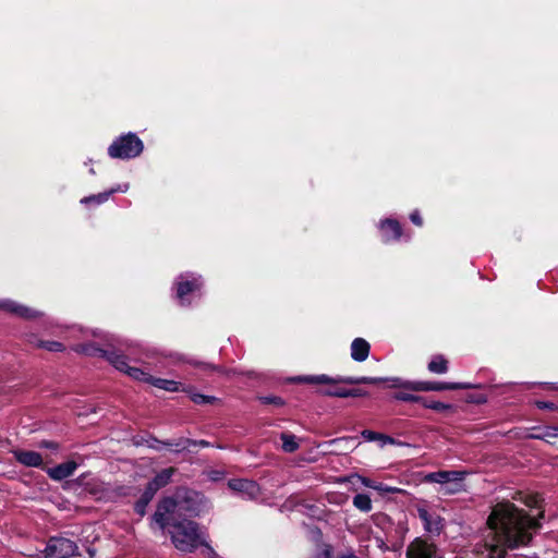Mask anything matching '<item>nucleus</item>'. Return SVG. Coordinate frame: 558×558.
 <instances>
[{"label": "nucleus", "instance_id": "6", "mask_svg": "<svg viewBox=\"0 0 558 558\" xmlns=\"http://www.w3.org/2000/svg\"><path fill=\"white\" fill-rule=\"evenodd\" d=\"M106 357L108 362L114 366L116 369L126 374L133 379L149 383L151 376L138 367L130 366L128 363V357L124 354L109 352L106 353Z\"/></svg>", "mask_w": 558, "mask_h": 558}, {"label": "nucleus", "instance_id": "31", "mask_svg": "<svg viewBox=\"0 0 558 558\" xmlns=\"http://www.w3.org/2000/svg\"><path fill=\"white\" fill-rule=\"evenodd\" d=\"M38 347L51 352H59L64 348L63 344L58 341H40Z\"/></svg>", "mask_w": 558, "mask_h": 558}, {"label": "nucleus", "instance_id": "14", "mask_svg": "<svg viewBox=\"0 0 558 558\" xmlns=\"http://www.w3.org/2000/svg\"><path fill=\"white\" fill-rule=\"evenodd\" d=\"M381 236L385 242L400 239L401 226L398 221L392 219H386L380 222Z\"/></svg>", "mask_w": 558, "mask_h": 558}, {"label": "nucleus", "instance_id": "9", "mask_svg": "<svg viewBox=\"0 0 558 558\" xmlns=\"http://www.w3.org/2000/svg\"><path fill=\"white\" fill-rule=\"evenodd\" d=\"M203 282L199 276H195L194 274L181 275L178 277L175 281L177 286V298L180 300L181 304H185L187 301V295L193 294L199 290Z\"/></svg>", "mask_w": 558, "mask_h": 558}, {"label": "nucleus", "instance_id": "11", "mask_svg": "<svg viewBox=\"0 0 558 558\" xmlns=\"http://www.w3.org/2000/svg\"><path fill=\"white\" fill-rule=\"evenodd\" d=\"M464 477L465 473L461 471H438L426 474L423 482L437 483L440 484V487H444L449 482H454V480H464Z\"/></svg>", "mask_w": 558, "mask_h": 558}, {"label": "nucleus", "instance_id": "25", "mask_svg": "<svg viewBox=\"0 0 558 558\" xmlns=\"http://www.w3.org/2000/svg\"><path fill=\"white\" fill-rule=\"evenodd\" d=\"M328 388L319 389L318 393L326 397L347 398L348 389L333 387L336 384H327Z\"/></svg>", "mask_w": 558, "mask_h": 558}, {"label": "nucleus", "instance_id": "28", "mask_svg": "<svg viewBox=\"0 0 558 558\" xmlns=\"http://www.w3.org/2000/svg\"><path fill=\"white\" fill-rule=\"evenodd\" d=\"M520 500L530 508H539L541 507V496L537 494H518Z\"/></svg>", "mask_w": 558, "mask_h": 558}, {"label": "nucleus", "instance_id": "20", "mask_svg": "<svg viewBox=\"0 0 558 558\" xmlns=\"http://www.w3.org/2000/svg\"><path fill=\"white\" fill-rule=\"evenodd\" d=\"M14 456L19 462L26 466H39L43 463V458L35 451H15Z\"/></svg>", "mask_w": 558, "mask_h": 558}, {"label": "nucleus", "instance_id": "32", "mask_svg": "<svg viewBox=\"0 0 558 558\" xmlns=\"http://www.w3.org/2000/svg\"><path fill=\"white\" fill-rule=\"evenodd\" d=\"M423 405L427 409H432V410L439 411V412L447 411V410L451 409L450 404L442 403L439 401H430V402L424 401Z\"/></svg>", "mask_w": 558, "mask_h": 558}, {"label": "nucleus", "instance_id": "3", "mask_svg": "<svg viewBox=\"0 0 558 558\" xmlns=\"http://www.w3.org/2000/svg\"><path fill=\"white\" fill-rule=\"evenodd\" d=\"M391 378H383V377H353V376H338L330 377L328 375H312V376H300L294 378L293 380L296 383H306V384H348V385H357V384H368L375 385L379 383H388L389 387H391Z\"/></svg>", "mask_w": 558, "mask_h": 558}, {"label": "nucleus", "instance_id": "24", "mask_svg": "<svg viewBox=\"0 0 558 558\" xmlns=\"http://www.w3.org/2000/svg\"><path fill=\"white\" fill-rule=\"evenodd\" d=\"M353 506L362 512H369L373 508L371 497L366 494L355 495Z\"/></svg>", "mask_w": 558, "mask_h": 558}, {"label": "nucleus", "instance_id": "23", "mask_svg": "<svg viewBox=\"0 0 558 558\" xmlns=\"http://www.w3.org/2000/svg\"><path fill=\"white\" fill-rule=\"evenodd\" d=\"M149 383L158 387L160 389L167 390V391H178L180 388V383L170 380V379H162V378H155L151 376Z\"/></svg>", "mask_w": 558, "mask_h": 558}, {"label": "nucleus", "instance_id": "7", "mask_svg": "<svg viewBox=\"0 0 558 558\" xmlns=\"http://www.w3.org/2000/svg\"><path fill=\"white\" fill-rule=\"evenodd\" d=\"M77 546L74 542L63 538H51L45 549L46 558H70L76 554Z\"/></svg>", "mask_w": 558, "mask_h": 558}, {"label": "nucleus", "instance_id": "29", "mask_svg": "<svg viewBox=\"0 0 558 558\" xmlns=\"http://www.w3.org/2000/svg\"><path fill=\"white\" fill-rule=\"evenodd\" d=\"M154 496L148 495V488L146 487L144 494L141 499L135 505V510L138 514L143 515L145 513V508L153 499Z\"/></svg>", "mask_w": 558, "mask_h": 558}, {"label": "nucleus", "instance_id": "18", "mask_svg": "<svg viewBox=\"0 0 558 558\" xmlns=\"http://www.w3.org/2000/svg\"><path fill=\"white\" fill-rule=\"evenodd\" d=\"M369 354V344L363 338H355L351 343V357L356 362H363Z\"/></svg>", "mask_w": 558, "mask_h": 558}, {"label": "nucleus", "instance_id": "1", "mask_svg": "<svg viewBox=\"0 0 558 558\" xmlns=\"http://www.w3.org/2000/svg\"><path fill=\"white\" fill-rule=\"evenodd\" d=\"M208 502L203 495L195 492H185L175 498H165L158 506L154 520L161 527L168 526L173 545L180 551H193L204 546L208 554L213 549L208 546L206 534L198 525L190 520H179L182 514L199 515L207 509Z\"/></svg>", "mask_w": 558, "mask_h": 558}, {"label": "nucleus", "instance_id": "12", "mask_svg": "<svg viewBox=\"0 0 558 558\" xmlns=\"http://www.w3.org/2000/svg\"><path fill=\"white\" fill-rule=\"evenodd\" d=\"M0 310L23 318H35L39 313L9 299L0 300Z\"/></svg>", "mask_w": 558, "mask_h": 558}, {"label": "nucleus", "instance_id": "17", "mask_svg": "<svg viewBox=\"0 0 558 558\" xmlns=\"http://www.w3.org/2000/svg\"><path fill=\"white\" fill-rule=\"evenodd\" d=\"M77 464L74 461H68L61 463L54 468L48 470V474L51 478L61 481L71 476L76 470Z\"/></svg>", "mask_w": 558, "mask_h": 558}, {"label": "nucleus", "instance_id": "27", "mask_svg": "<svg viewBox=\"0 0 558 558\" xmlns=\"http://www.w3.org/2000/svg\"><path fill=\"white\" fill-rule=\"evenodd\" d=\"M463 481L464 480H454V482H449L444 487H440L439 492L445 495H452L463 490Z\"/></svg>", "mask_w": 558, "mask_h": 558}, {"label": "nucleus", "instance_id": "10", "mask_svg": "<svg viewBox=\"0 0 558 558\" xmlns=\"http://www.w3.org/2000/svg\"><path fill=\"white\" fill-rule=\"evenodd\" d=\"M417 514L424 524V530L427 533L433 534V535L440 534V532L444 527V523H442V519L438 514L430 513L428 510H426L425 508H422V507L417 508Z\"/></svg>", "mask_w": 558, "mask_h": 558}, {"label": "nucleus", "instance_id": "39", "mask_svg": "<svg viewBox=\"0 0 558 558\" xmlns=\"http://www.w3.org/2000/svg\"><path fill=\"white\" fill-rule=\"evenodd\" d=\"M198 445H199V446L205 447V446H207V445H208V442H207V441H205V440H201V441L198 442Z\"/></svg>", "mask_w": 558, "mask_h": 558}, {"label": "nucleus", "instance_id": "21", "mask_svg": "<svg viewBox=\"0 0 558 558\" xmlns=\"http://www.w3.org/2000/svg\"><path fill=\"white\" fill-rule=\"evenodd\" d=\"M427 368L435 374H445L448 371V362L442 355H436L428 363Z\"/></svg>", "mask_w": 558, "mask_h": 558}, {"label": "nucleus", "instance_id": "15", "mask_svg": "<svg viewBox=\"0 0 558 558\" xmlns=\"http://www.w3.org/2000/svg\"><path fill=\"white\" fill-rule=\"evenodd\" d=\"M173 473H174L173 468L165 469L160 473H158L155 476V478L151 482H149L147 485L148 495L154 496L157 493V490H159L161 487L166 486L170 482Z\"/></svg>", "mask_w": 558, "mask_h": 558}, {"label": "nucleus", "instance_id": "26", "mask_svg": "<svg viewBox=\"0 0 558 558\" xmlns=\"http://www.w3.org/2000/svg\"><path fill=\"white\" fill-rule=\"evenodd\" d=\"M281 440H282V449L286 452H294L299 448V444L296 440V437L291 434L283 433L281 434Z\"/></svg>", "mask_w": 558, "mask_h": 558}, {"label": "nucleus", "instance_id": "38", "mask_svg": "<svg viewBox=\"0 0 558 558\" xmlns=\"http://www.w3.org/2000/svg\"><path fill=\"white\" fill-rule=\"evenodd\" d=\"M43 446L47 447V448H54L56 446L51 442H43Z\"/></svg>", "mask_w": 558, "mask_h": 558}, {"label": "nucleus", "instance_id": "30", "mask_svg": "<svg viewBox=\"0 0 558 558\" xmlns=\"http://www.w3.org/2000/svg\"><path fill=\"white\" fill-rule=\"evenodd\" d=\"M393 398L399 401H407V402H422L423 398L420 396L412 395L408 391H400L397 392Z\"/></svg>", "mask_w": 558, "mask_h": 558}, {"label": "nucleus", "instance_id": "2", "mask_svg": "<svg viewBox=\"0 0 558 558\" xmlns=\"http://www.w3.org/2000/svg\"><path fill=\"white\" fill-rule=\"evenodd\" d=\"M538 527L537 520L524 514L509 501L497 504L487 519L484 544L478 558H506L507 548L525 545L531 531Z\"/></svg>", "mask_w": 558, "mask_h": 558}, {"label": "nucleus", "instance_id": "13", "mask_svg": "<svg viewBox=\"0 0 558 558\" xmlns=\"http://www.w3.org/2000/svg\"><path fill=\"white\" fill-rule=\"evenodd\" d=\"M229 487L248 498H254L259 493L258 485L250 480H232L229 482Z\"/></svg>", "mask_w": 558, "mask_h": 558}, {"label": "nucleus", "instance_id": "37", "mask_svg": "<svg viewBox=\"0 0 558 558\" xmlns=\"http://www.w3.org/2000/svg\"><path fill=\"white\" fill-rule=\"evenodd\" d=\"M537 407L539 409H549V410H554L556 407L554 403H550V402H537Z\"/></svg>", "mask_w": 558, "mask_h": 558}, {"label": "nucleus", "instance_id": "4", "mask_svg": "<svg viewBox=\"0 0 558 558\" xmlns=\"http://www.w3.org/2000/svg\"><path fill=\"white\" fill-rule=\"evenodd\" d=\"M391 388H400L408 391H441L469 389L473 386L466 383H434V381H412L400 377L392 378Z\"/></svg>", "mask_w": 558, "mask_h": 558}, {"label": "nucleus", "instance_id": "36", "mask_svg": "<svg viewBox=\"0 0 558 558\" xmlns=\"http://www.w3.org/2000/svg\"><path fill=\"white\" fill-rule=\"evenodd\" d=\"M411 221L416 226H422L423 221L418 211H413L410 216Z\"/></svg>", "mask_w": 558, "mask_h": 558}, {"label": "nucleus", "instance_id": "34", "mask_svg": "<svg viewBox=\"0 0 558 558\" xmlns=\"http://www.w3.org/2000/svg\"><path fill=\"white\" fill-rule=\"evenodd\" d=\"M542 438H558V428L557 427H548Z\"/></svg>", "mask_w": 558, "mask_h": 558}, {"label": "nucleus", "instance_id": "35", "mask_svg": "<svg viewBox=\"0 0 558 558\" xmlns=\"http://www.w3.org/2000/svg\"><path fill=\"white\" fill-rule=\"evenodd\" d=\"M367 396V392L365 390H362V389H348V392H347V398L349 397H365Z\"/></svg>", "mask_w": 558, "mask_h": 558}, {"label": "nucleus", "instance_id": "8", "mask_svg": "<svg viewBox=\"0 0 558 558\" xmlns=\"http://www.w3.org/2000/svg\"><path fill=\"white\" fill-rule=\"evenodd\" d=\"M407 558H440L436 545L422 537H416L407 547Z\"/></svg>", "mask_w": 558, "mask_h": 558}, {"label": "nucleus", "instance_id": "40", "mask_svg": "<svg viewBox=\"0 0 558 558\" xmlns=\"http://www.w3.org/2000/svg\"><path fill=\"white\" fill-rule=\"evenodd\" d=\"M324 558H329V549H326V550L324 551Z\"/></svg>", "mask_w": 558, "mask_h": 558}, {"label": "nucleus", "instance_id": "16", "mask_svg": "<svg viewBox=\"0 0 558 558\" xmlns=\"http://www.w3.org/2000/svg\"><path fill=\"white\" fill-rule=\"evenodd\" d=\"M129 190V184H122V185H118L117 187H112L111 190L109 191H106V192H102V193H99V194H96V195H90V196H87V197H84L81 199V203L84 204V205H88V204H102L105 202H107L109 199V197L116 193V192H126Z\"/></svg>", "mask_w": 558, "mask_h": 558}, {"label": "nucleus", "instance_id": "22", "mask_svg": "<svg viewBox=\"0 0 558 558\" xmlns=\"http://www.w3.org/2000/svg\"><path fill=\"white\" fill-rule=\"evenodd\" d=\"M354 477H356L359 481H361V483L364 486L373 488V489L378 490L380 493L387 494V493H395V492H397V489L393 488V487H389V486H386V485H384L381 483H377V482L371 481L367 477H363V476H360V475H355Z\"/></svg>", "mask_w": 558, "mask_h": 558}, {"label": "nucleus", "instance_id": "33", "mask_svg": "<svg viewBox=\"0 0 558 558\" xmlns=\"http://www.w3.org/2000/svg\"><path fill=\"white\" fill-rule=\"evenodd\" d=\"M191 399H192L193 402H195L197 404H202V403L210 402V400L213 398L208 397V396H205V395H201V393H193Z\"/></svg>", "mask_w": 558, "mask_h": 558}, {"label": "nucleus", "instance_id": "19", "mask_svg": "<svg viewBox=\"0 0 558 558\" xmlns=\"http://www.w3.org/2000/svg\"><path fill=\"white\" fill-rule=\"evenodd\" d=\"M362 437L367 441H378L380 447L386 445H397V446H405L404 442L398 441L395 438L379 434L373 430L365 429L362 432Z\"/></svg>", "mask_w": 558, "mask_h": 558}, {"label": "nucleus", "instance_id": "5", "mask_svg": "<svg viewBox=\"0 0 558 558\" xmlns=\"http://www.w3.org/2000/svg\"><path fill=\"white\" fill-rule=\"evenodd\" d=\"M143 142L134 134L117 138L108 148V154L111 158L131 159L137 157L143 151Z\"/></svg>", "mask_w": 558, "mask_h": 558}]
</instances>
